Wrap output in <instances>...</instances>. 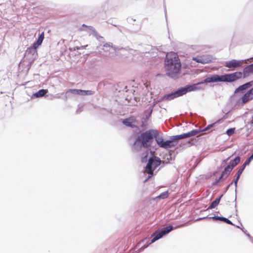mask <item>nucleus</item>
<instances>
[{
  "instance_id": "13",
  "label": "nucleus",
  "mask_w": 253,
  "mask_h": 253,
  "mask_svg": "<svg viewBox=\"0 0 253 253\" xmlns=\"http://www.w3.org/2000/svg\"><path fill=\"white\" fill-rule=\"evenodd\" d=\"M233 169V167L230 165H228L225 169L224 171H222L221 175L219 178V181L221 180L222 178H226L229 174L230 172Z\"/></svg>"
},
{
  "instance_id": "21",
  "label": "nucleus",
  "mask_w": 253,
  "mask_h": 253,
  "mask_svg": "<svg viewBox=\"0 0 253 253\" xmlns=\"http://www.w3.org/2000/svg\"><path fill=\"white\" fill-rule=\"evenodd\" d=\"M240 162V158L239 157H237L235 158L233 161H231L230 163V166L233 167V168L237 165Z\"/></svg>"
},
{
  "instance_id": "14",
  "label": "nucleus",
  "mask_w": 253,
  "mask_h": 253,
  "mask_svg": "<svg viewBox=\"0 0 253 253\" xmlns=\"http://www.w3.org/2000/svg\"><path fill=\"white\" fill-rule=\"evenodd\" d=\"M48 90L47 89H40L38 92L33 94V96L37 98L42 97L46 94Z\"/></svg>"
},
{
  "instance_id": "15",
  "label": "nucleus",
  "mask_w": 253,
  "mask_h": 253,
  "mask_svg": "<svg viewBox=\"0 0 253 253\" xmlns=\"http://www.w3.org/2000/svg\"><path fill=\"white\" fill-rule=\"evenodd\" d=\"M210 218H212V219H215V220H220V221H224V222H225V223H226L227 224L233 225L232 222L230 220H229L228 219H227V218H226L225 217H220V216H213V217H210Z\"/></svg>"
},
{
  "instance_id": "1",
  "label": "nucleus",
  "mask_w": 253,
  "mask_h": 253,
  "mask_svg": "<svg viewBox=\"0 0 253 253\" xmlns=\"http://www.w3.org/2000/svg\"><path fill=\"white\" fill-rule=\"evenodd\" d=\"M253 74V64L247 66L243 72H236L231 74L219 76L213 75L210 77H208L205 80V82H234L242 78H245Z\"/></svg>"
},
{
  "instance_id": "3",
  "label": "nucleus",
  "mask_w": 253,
  "mask_h": 253,
  "mask_svg": "<svg viewBox=\"0 0 253 253\" xmlns=\"http://www.w3.org/2000/svg\"><path fill=\"white\" fill-rule=\"evenodd\" d=\"M159 135V131L155 129H149L141 133L134 142V151L138 152L143 148L147 149L150 147L153 142L154 136Z\"/></svg>"
},
{
  "instance_id": "17",
  "label": "nucleus",
  "mask_w": 253,
  "mask_h": 253,
  "mask_svg": "<svg viewBox=\"0 0 253 253\" xmlns=\"http://www.w3.org/2000/svg\"><path fill=\"white\" fill-rule=\"evenodd\" d=\"M175 92V94L177 95V96L179 97L184 94H185L188 91L187 90V86H186L185 87H182Z\"/></svg>"
},
{
  "instance_id": "32",
  "label": "nucleus",
  "mask_w": 253,
  "mask_h": 253,
  "mask_svg": "<svg viewBox=\"0 0 253 253\" xmlns=\"http://www.w3.org/2000/svg\"><path fill=\"white\" fill-rule=\"evenodd\" d=\"M83 26H84V27H87V26L85 25L84 24H83Z\"/></svg>"
},
{
  "instance_id": "23",
  "label": "nucleus",
  "mask_w": 253,
  "mask_h": 253,
  "mask_svg": "<svg viewBox=\"0 0 253 253\" xmlns=\"http://www.w3.org/2000/svg\"><path fill=\"white\" fill-rule=\"evenodd\" d=\"M246 89H248V87L246 85V84L239 86L238 88H237L235 90V93H237L240 91H242L243 90H245Z\"/></svg>"
},
{
  "instance_id": "25",
  "label": "nucleus",
  "mask_w": 253,
  "mask_h": 253,
  "mask_svg": "<svg viewBox=\"0 0 253 253\" xmlns=\"http://www.w3.org/2000/svg\"><path fill=\"white\" fill-rule=\"evenodd\" d=\"M112 48V46L108 43H105L103 45V50L106 52L109 51Z\"/></svg>"
},
{
  "instance_id": "12",
  "label": "nucleus",
  "mask_w": 253,
  "mask_h": 253,
  "mask_svg": "<svg viewBox=\"0 0 253 253\" xmlns=\"http://www.w3.org/2000/svg\"><path fill=\"white\" fill-rule=\"evenodd\" d=\"M193 60L198 63H201L202 64L208 63L211 61V59L209 57H207L204 55L198 56L197 57H193Z\"/></svg>"
},
{
  "instance_id": "10",
  "label": "nucleus",
  "mask_w": 253,
  "mask_h": 253,
  "mask_svg": "<svg viewBox=\"0 0 253 253\" xmlns=\"http://www.w3.org/2000/svg\"><path fill=\"white\" fill-rule=\"evenodd\" d=\"M253 99V87L247 91L241 98L242 103L245 104Z\"/></svg>"
},
{
  "instance_id": "26",
  "label": "nucleus",
  "mask_w": 253,
  "mask_h": 253,
  "mask_svg": "<svg viewBox=\"0 0 253 253\" xmlns=\"http://www.w3.org/2000/svg\"><path fill=\"white\" fill-rule=\"evenodd\" d=\"M235 128H229L228 129H227L226 131V133L228 135V136H231L235 132Z\"/></svg>"
},
{
  "instance_id": "18",
  "label": "nucleus",
  "mask_w": 253,
  "mask_h": 253,
  "mask_svg": "<svg viewBox=\"0 0 253 253\" xmlns=\"http://www.w3.org/2000/svg\"><path fill=\"white\" fill-rule=\"evenodd\" d=\"M222 196V195H221L219 198H216L214 201H213L208 208V209H212L215 208L219 203Z\"/></svg>"
},
{
  "instance_id": "7",
  "label": "nucleus",
  "mask_w": 253,
  "mask_h": 253,
  "mask_svg": "<svg viewBox=\"0 0 253 253\" xmlns=\"http://www.w3.org/2000/svg\"><path fill=\"white\" fill-rule=\"evenodd\" d=\"M173 229V227L172 226H167L166 228H165L163 230L161 231L158 232L156 231L154 234V235L155 237L153 238V239L151 240V243L155 242L156 240L159 239L161 237H162L164 235L169 233L170 231H171Z\"/></svg>"
},
{
  "instance_id": "29",
  "label": "nucleus",
  "mask_w": 253,
  "mask_h": 253,
  "mask_svg": "<svg viewBox=\"0 0 253 253\" xmlns=\"http://www.w3.org/2000/svg\"><path fill=\"white\" fill-rule=\"evenodd\" d=\"M251 161H250V160L248 159L246 160V161L245 162V163L244 164L243 166V169H245V168L246 167V166L247 165H249V164L250 163Z\"/></svg>"
},
{
  "instance_id": "31",
  "label": "nucleus",
  "mask_w": 253,
  "mask_h": 253,
  "mask_svg": "<svg viewBox=\"0 0 253 253\" xmlns=\"http://www.w3.org/2000/svg\"><path fill=\"white\" fill-rule=\"evenodd\" d=\"M248 159L250 160V161H251L253 159V155H252Z\"/></svg>"
},
{
  "instance_id": "27",
  "label": "nucleus",
  "mask_w": 253,
  "mask_h": 253,
  "mask_svg": "<svg viewBox=\"0 0 253 253\" xmlns=\"http://www.w3.org/2000/svg\"><path fill=\"white\" fill-rule=\"evenodd\" d=\"M168 196V193L167 192H164V193H163L161 194V195L159 196V197H160L161 198H163V199H164V198H167Z\"/></svg>"
},
{
  "instance_id": "11",
  "label": "nucleus",
  "mask_w": 253,
  "mask_h": 253,
  "mask_svg": "<svg viewBox=\"0 0 253 253\" xmlns=\"http://www.w3.org/2000/svg\"><path fill=\"white\" fill-rule=\"evenodd\" d=\"M206 79H205L203 82L198 83L197 84H193L190 85H187V88L188 92L198 90H203L205 87L204 86L201 85L204 83H207L208 82H205V81Z\"/></svg>"
},
{
  "instance_id": "2",
  "label": "nucleus",
  "mask_w": 253,
  "mask_h": 253,
  "mask_svg": "<svg viewBox=\"0 0 253 253\" xmlns=\"http://www.w3.org/2000/svg\"><path fill=\"white\" fill-rule=\"evenodd\" d=\"M165 62L166 75L172 78L177 77L181 68V64L177 54L173 52L168 53Z\"/></svg>"
},
{
  "instance_id": "33",
  "label": "nucleus",
  "mask_w": 253,
  "mask_h": 253,
  "mask_svg": "<svg viewBox=\"0 0 253 253\" xmlns=\"http://www.w3.org/2000/svg\"><path fill=\"white\" fill-rule=\"evenodd\" d=\"M77 49H80V47H77Z\"/></svg>"
},
{
  "instance_id": "28",
  "label": "nucleus",
  "mask_w": 253,
  "mask_h": 253,
  "mask_svg": "<svg viewBox=\"0 0 253 253\" xmlns=\"http://www.w3.org/2000/svg\"><path fill=\"white\" fill-rule=\"evenodd\" d=\"M214 124L209 125L207 126L205 129H204L202 131H206L210 129L211 127H212L213 126Z\"/></svg>"
},
{
  "instance_id": "30",
  "label": "nucleus",
  "mask_w": 253,
  "mask_h": 253,
  "mask_svg": "<svg viewBox=\"0 0 253 253\" xmlns=\"http://www.w3.org/2000/svg\"><path fill=\"white\" fill-rule=\"evenodd\" d=\"M246 84L248 88L250 87L251 86H252L253 85V81L246 83Z\"/></svg>"
},
{
  "instance_id": "5",
  "label": "nucleus",
  "mask_w": 253,
  "mask_h": 253,
  "mask_svg": "<svg viewBox=\"0 0 253 253\" xmlns=\"http://www.w3.org/2000/svg\"><path fill=\"white\" fill-rule=\"evenodd\" d=\"M161 164V160L156 157H152L149 159L145 168V171L149 174L153 175V171Z\"/></svg>"
},
{
  "instance_id": "24",
  "label": "nucleus",
  "mask_w": 253,
  "mask_h": 253,
  "mask_svg": "<svg viewBox=\"0 0 253 253\" xmlns=\"http://www.w3.org/2000/svg\"><path fill=\"white\" fill-rule=\"evenodd\" d=\"M44 38V33L43 32H42L39 36V37H38V39L37 41V42H38V43H40L42 44V41L43 40Z\"/></svg>"
},
{
  "instance_id": "22",
  "label": "nucleus",
  "mask_w": 253,
  "mask_h": 253,
  "mask_svg": "<svg viewBox=\"0 0 253 253\" xmlns=\"http://www.w3.org/2000/svg\"><path fill=\"white\" fill-rule=\"evenodd\" d=\"M244 169H243L242 168V169H239L238 171H237V173H236V178L234 180V183H235V186L237 185V182H238L243 171L244 170Z\"/></svg>"
},
{
  "instance_id": "8",
  "label": "nucleus",
  "mask_w": 253,
  "mask_h": 253,
  "mask_svg": "<svg viewBox=\"0 0 253 253\" xmlns=\"http://www.w3.org/2000/svg\"><path fill=\"white\" fill-rule=\"evenodd\" d=\"M123 124L131 128L137 127V122L135 116H132L123 120Z\"/></svg>"
},
{
  "instance_id": "4",
  "label": "nucleus",
  "mask_w": 253,
  "mask_h": 253,
  "mask_svg": "<svg viewBox=\"0 0 253 253\" xmlns=\"http://www.w3.org/2000/svg\"><path fill=\"white\" fill-rule=\"evenodd\" d=\"M201 131V130L193 129L187 133L173 136L171 137V140L164 141L163 144H162V148L169 149L173 147L177 144L176 140L195 136Z\"/></svg>"
},
{
  "instance_id": "6",
  "label": "nucleus",
  "mask_w": 253,
  "mask_h": 253,
  "mask_svg": "<svg viewBox=\"0 0 253 253\" xmlns=\"http://www.w3.org/2000/svg\"><path fill=\"white\" fill-rule=\"evenodd\" d=\"M244 62L243 60L232 59L225 62V66L230 69L231 71L242 67Z\"/></svg>"
},
{
  "instance_id": "19",
  "label": "nucleus",
  "mask_w": 253,
  "mask_h": 253,
  "mask_svg": "<svg viewBox=\"0 0 253 253\" xmlns=\"http://www.w3.org/2000/svg\"><path fill=\"white\" fill-rule=\"evenodd\" d=\"M176 97H177V95L175 94V92H174L170 94L165 95L163 97V99L165 100H170Z\"/></svg>"
},
{
  "instance_id": "9",
  "label": "nucleus",
  "mask_w": 253,
  "mask_h": 253,
  "mask_svg": "<svg viewBox=\"0 0 253 253\" xmlns=\"http://www.w3.org/2000/svg\"><path fill=\"white\" fill-rule=\"evenodd\" d=\"M68 92L72 94H78L82 96L91 95L94 93V91L92 90H84L78 89H70Z\"/></svg>"
},
{
  "instance_id": "16",
  "label": "nucleus",
  "mask_w": 253,
  "mask_h": 253,
  "mask_svg": "<svg viewBox=\"0 0 253 253\" xmlns=\"http://www.w3.org/2000/svg\"><path fill=\"white\" fill-rule=\"evenodd\" d=\"M41 45V43H38L37 42H35L32 45H31L30 47H29L27 50V52H36L37 48Z\"/></svg>"
},
{
  "instance_id": "20",
  "label": "nucleus",
  "mask_w": 253,
  "mask_h": 253,
  "mask_svg": "<svg viewBox=\"0 0 253 253\" xmlns=\"http://www.w3.org/2000/svg\"><path fill=\"white\" fill-rule=\"evenodd\" d=\"M154 138H155V140L158 145L162 147V144H163L164 141L162 137H159V135H155Z\"/></svg>"
}]
</instances>
